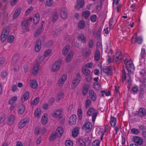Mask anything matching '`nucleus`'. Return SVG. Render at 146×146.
Instances as JSON below:
<instances>
[{"instance_id": "f257e3e1", "label": "nucleus", "mask_w": 146, "mask_h": 146, "mask_svg": "<svg viewBox=\"0 0 146 146\" xmlns=\"http://www.w3.org/2000/svg\"><path fill=\"white\" fill-rule=\"evenodd\" d=\"M62 62L61 59L56 61L52 66L51 69V71L53 72L58 71L60 69Z\"/></svg>"}, {"instance_id": "f03ea898", "label": "nucleus", "mask_w": 146, "mask_h": 146, "mask_svg": "<svg viewBox=\"0 0 146 146\" xmlns=\"http://www.w3.org/2000/svg\"><path fill=\"white\" fill-rule=\"evenodd\" d=\"M115 62L119 63L121 62L122 60H124V59L123 57L121 52L119 50H117L115 53V57L113 58Z\"/></svg>"}, {"instance_id": "7ed1b4c3", "label": "nucleus", "mask_w": 146, "mask_h": 146, "mask_svg": "<svg viewBox=\"0 0 146 146\" xmlns=\"http://www.w3.org/2000/svg\"><path fill=\"white\" fill-rule=\"evenodd\" d=\"M9 29L8 28H5L3 29L1 36V40L4 42L6 40L9 33Z\"/></svg>"}, {"instance_id": "20e7f679", "label": "nucleus", "mask_w": 146, "mask_h": 146, "mask_svg": "<svg viewBox=\"0 0 146 146\" xmlns=\"http://www.w3.org/2000/svg\"><path fill=\"white\" fill-rule=\"evenodd\" d=\"M124 62L126 66V68L127 71L129 72H131V70L134 68V66L131 61L127 59L124 60Z\"/></svg>"}, {"instance_id": "39448f33", "label": "nucleus", "mask_w": 146, "mask_h": 146, "mask_svg": "<svg viewBox=\"0 0 146 146\" xmlns=\"http://www.w3.org/2000/svg\"><path fill=\"white\" fill-rule=\"evenodd\" d=\"M92 127L91 122L88 121L85 122L82 127V128L87 132H89L91 131Z\"/></svg>"}, {"instance_id": "423d86ee", "label": "nucleus", "mask_w": 146, "mask_h": 146, "mask_svg": "<svg viewBox=\"0 0 146 146\" xmlns=\"http://www.w3.org/2000/svg\"><path fill=\"white\" fill-rule=\"evenodd\" d=\"M76 77L73 80L72 87L73 88H75L78 85L81 80L80 74L79 73L76 74Z\"/></svg>"}, {"instance_id": "0eeeda50", "label": "nucleus", "mask_w": 146, "mask_h": 146, "mask_svg": "<svg viewBox=\"0 0 146 146\" xmlns=\"http://www.w3.org/2000/svg\"><path fill=\"white\" fill-rule=\"evenodd\" d=\"M29 121V119L28 117H26L21 120L18 125L19 129H22L27 124Z\"/></svg>"}, {"instance_id": "6e6552de", "label": "nucleus", "mask_w": 146, "mask_h": 146, "mask_svg": "<svg viewBox=\"0 0 146 146\" xmlns=\"http://www.w3.org/2000/svg\"><path fill=\"white\" fill-rule=\"evenodd\" d=\"M90 88V85L88 84H84L82 87V94L86 96L87 94L88 90Z\"/></svg>"}, {"instance_id": "1a4fd4ad", "label": "nucleus", "mask_w": 146, "mask_h": 146, "mask_svg": "<svg viewBox=\"0 0 146 146\" xmlns=\"http://www.w3.org/2000/svg\"><path fill=\"white\" fill-rule=\"evenodd\" d=\"M85 3L83 0H77V3L75 6V8L77 10H79L84 6Z\"/></svg>"}, {"instance_id": "9d476101", "label": "nucleus", "mask_w": 146, "mask_h": 146, "mask_svg": "<svg viewBox=\"0 0 146 146\" xmlns=\"http://www.w3.org/2000/svg\"><path fill=\"white\" fill-rule=\"evenodd\" d=\"M103 71L107 75H111L112 74L111 67L110 66H104Z\"/></svg>"}, {"instance_id": "9b49d317", "label": "nucleus", "mask_w": 146, "mask_h": 146, "mask_svg": "<svg viewBox=\"0 0 146 146\" xmlns=\"http://www.w3.org/2000/svg\"><path fill=\"white\" fill-rule=\"evenodd\" d=\"M77 118V116L75 114L72 115L70 117L69 121V124L70 125H75L76 121Z\"/></svg>"}, {"instance_id": "f8f14e48", "label": "nucleus", "mask_w": 146, "mask_h": 146, "mask_svg": "<svg viewBox=\"0 0 146 146\" xmlns=\"http://www.w3.org/2000/svg\"><path fill=\"white\" fill-rule=\"evenodd\" d=\"M41 47V42L40 40H37L35 45V50L36 52H39L40 50Z\"/></svg>"}, {"instance_id": "ddd939ff", "label": "nucleus", "mask_w": 146, "mask_h": 146, "mask_svg": "<svg viewBox=\"0 0 146 146\" xmlns=\"http://www.w3.org/2000/svg\"><path fill=\"white\" fill-rule=\"evenodd\" d=\"M133 141L139 145H141L143 143L142 139L140 137L135 136L133 138Z\"/></svg>"}, {"instance_id": "4468645a", "label": "nucleus", "mask_w": 146, "mask_h": 146, "mask_svg": "<svg viewBox=\"0 0 146 146\" xmlns=\"http://www.w3.org/2000/svg\"><path fill=\"white\" fill-rule=\"evenodd\" d=\"M67 79L66 75L64 74L62 75L58 81V84L60 86H62L63 85Z\"/></svg>"}, {"instance_id": "2eb2a0df", "label": "nucleus", "mask_w": 146, "mask_h": 146, "mask_svg": "<svg viewBox=\"0 0 146 146\" xmlns=\"http://www.w3.org/2000/svg\"><path fill=\"white\" fill-rule=\"evenodd\" d=\"M62 110L60 109L54 111L52 115L53 117L54 118H57L58 117H60V116L62 115Z\"/></svg>"}, {"instance_id": "dca6fc26", "label": "nucleus", "mask_w": 146, "mask_h": 146, "mask_svg": "<svg viewBox=\"0 0 146 146\" xmlns=\"http://www.w3.org/2000/svg\"><path fill=\"white\" fill-rule=\"evenodd\" d=\"M89 94L90 97L92 100L93 101H95L97 98V96L95 92L93 90H90Z\"/></svg>"}, {"instance_id": "f3484780", "label": "nucleus", "mask_w": 146, "mask_h": 146, "mask_svg": "<svg viewBox=\"0 0 146 146\" xmlns=\"http://www.w3.org/2000/svg\"><path fill=\"white\" fill-rule=\"evenodd\" d=\"M60 15L62 19H66L68 15L67 10L64 8H62L61 11Z\"/></svg>"}, {"instance_id": "a211bd4d", "label": "nucleus", "mask_w": 146, "mask_h": 146, "mask_svg": "<svg viewBox=\"0 0 146 146\" xmlns=\"http://www.w3.org/2000/svg\"><path fill=\"white\" fill-rule=\"evenodd\" d=\"M146 112L145 109L143 108H139L138 115L140 117H142L146 115Z\"/></svg>"}, {"instance_id": "6ab92c4d", "label": "nucleus", "mask_w": 146, "mask_h": 146, "mask_svg": "<svg viewBox=\"0 0 146 146\" xmlns=\"http://www.w3.org/2000/svg\"><path fill=\"white\" fill-rule=\"evenodd\" d=\"M55 133L57 135L58 137H61L63 133V129L62 127H58L56 129Z\"/></svg>"}, {"instance_id": "aec40b11", "label": "nucleus", "mask_w": 146, "mask_h": 146, "mask_svg": "<svg viewBox=\"0 0 146 146\" xmlns=\"http://www.w3.org/2000/svg\"><path fill=\"white\" fill-rule=\"evenodd\" d=\"M25 106L23 105L20 104L19 106L17 111L19 114H22L25 111Z\"/></svg>"}, {"instance_id": "412c9836", "label": "nucleus", "mask_w": 146, "mask_h": 146, "mask_svg": "<svg viewBox=\"0 0 146 146\" xmlns=\"http://www.w3.org/2000/svg\"><path fill=\"white\" fill-rule=\"evenodd\" d=\"M30 84L31 87L33 89H36L38 88V84L36 80H35L30 81Z\"/></svg>"}, {"instance_id": "4be33fe9", "label": "nucleus", "mask_w": 146, "mask_h": 146, "mask_svg": "<svg viewBox=\"0 0 146 146\" xmlns=\"http://www.w3.org/2000/svg\"><path fill=\"white\" fill-rule=\"evenodd\" d=\"M74 54V52L72 51H70L68 54L66 56V60L67 62H70L72 58L73 55Z\"/></svg>"}, {"instance_id": "5701e85b", "label": "nucleus", "mask_w": 146, "mask_h": 146, "mask_svg": "<svg viewBox=\"0 0 146 146\" xmlns=\"http://www.w3.org/2000/svg\"><path fill=\"white\" fill-rule=\"evenodd\" d=\"M40 68V66L38 64L35 65L32 71L33 74L34 75H36L38 72Z\"/></svg>"}, {"instance_id": "b1692460", "label": "nucleus", "mask_w": 146, "mask_h": 146, "mask_svg": "<svg viewBox=\"0 0 146 146\" xmlns=\"http://www.w3.org/2000/svg\"><path fill=\"white\" fill-rule=\"evenodd\" d=\"M15 119V116L13 115H11L8 118V123L10 125H12L14 123Z\"/></svg>"}, {"instance_id": "393cba45", "label": "nucleus", "mask_w": 146, "mask_h": 146, "mask_svg": "<svg viewBox=\"0 0 146 146\" xmlns=\"http://www.w3.org/2000/svg\"><path fill=\"white\" fill-rule=\"evenodd\" d=\"M78 39L79 41L83 43L86 42V39L84 35L83 34H81L79 35L78 36Z\"/></svg>"}, {"instance_id": "a878e982", "label": "nucleus", "mask_w": 146, "mask_h": 146, "mask_svg": "<svg viewBox=\"0 0 146 146\" xmlns=\"http://www.w3.org/2000/svg\"><path fill=\"white\" fill-rule=\"evenodd\" d=\"M29 96V92H26L22 97L21 100L22 102H24L26 101Z\"/></svg>"}, {"instance_id": "bb28decb", "label": "nucleus", "mask_w": 146, "mask_h": 146, "mask_svg": "<svg viewBox=\"0 0 146 146\" xmlns=\"http://www.w3.org/2000/svg\"><path fill=\"white\" fill-rule=\"evenodd\" d=\"M100 54L99 51L98 50H96L94 52V57L95 60L96 61H98L100 58Z\"/></svg>"}, {"instance_id": "cd10ccee", "label": "nucleus", "mask_w": 146, "mask_h": 146, "mask_svg": "<svg viewBox=\"0 0 146 146\" xmlns=\"http://www.w3.org/2000/svg\"><path fill=\"white\" fill-rule=\"evenodd\" d=\"M70 46L69 45H67L65 46L64 48L62 51V53L64 55L67 54V53L69 50Z\"/></svg>"}, {"instance_id": "c85d7f7f", "label": "nucleus", "mask_w": 146, "mask_h": 146, "mask_svg": "<svg viewBox=\"0 0 146 146\" xmlns=\"http://www.w3.org/2000/svg\"><path fill=\"white\" fill-rule=\"evenodd\" d=\"M47 114L45 113L44 114L42 118L41 122L43 125H45L47 123L48 121L47 117Z\"/></svg>"}, {"instance_id": "c756f323", "label": "nucleus", "mask_w": 146, "mask_h": 146, "mask_svg": "<svg viewBox=\"0 0 146 146\" xmlns=\"http://www.w3.org/2000/svg\"><path fill=\"white\" fill-rule=\"evenodd\" d=\"M19 57L18 55L17 54H15L12 58L11 64L12 65H14L18 61L19 59Z\"/></svg>"}, {"instance_id": "7c9ffc66", "label": "nucleus", "mask_w": 146, "mask_h": 146, "mask_svg": "<svg viewBox=\"0 0 146 146\" xmlns=\"http://www.w3.org/2000/svg\"><path fill=\"white\" fill-rule=\"evenodd\" d=\"M79 132V128L78 127L74 128L72 131V135L73 137H76L78 135Z\"/></svg>"}, {"instance_id": "2f4dec72", "label": "nucleus", "mask_w": 146, "mask_h": 146, "mask_svg": "<svg viewBox=\"0 0 146 146\" xmlns=\"http://www.w3.org/2000/svg\"><path fill=\"white\" fill-rule=\"evenodd\" d=\"M116 119L114 117L111 116L110 118V124L112 127H114L116 123Z\"/></svg>"}, {"instance_id": "473e14b6", "label": "nucleus", "mask_w": 146, "mask_h": 146, "mask_svg": "<svg viewBox=\"0 0 146 146\" xmlns=\"http://www.w3.org/2000/svg\"><path fill=\"white\" fill-rule=\"evenodd\" d=\"M85 22L83 20L80 21L78 23V27L81 29H83L85 26Z\"/></svg>"}, {"instance_id": "72a5a7b5", "label": "nucleus", "mask_w": 146, "mask_h": 146, "mask_svg": "<svg viewBox=\"0 0 146 146\" xmlns=\"http://www.w3.org/2000/svg\"><path fill=\"white\" fill-rule=\"evenodd\" d=\"M40 20L39 15L38 14H36L34 18L33 21L36 24L38 23Z\"/></svg>"}, {"instance_id": "f704fd0d", "label": "nucleus", "mask_w": 146, "mask_h": 146, "mask_svg": "<svg viewBox=\"0 0 146 146\" xmlns=\"http://www.w3.org/2000/svg\"><path fill=\"white\" fill-rule=\"evenodd\" d=\"M64 97V94L63 93H60L58 94L56 98V100L58 101H60V100L63 99Z\"/></svg>"}, {"instance_id": "c9c22d12", "label": "nucleus", "mask_w": 146, "mask_h": 146, "mask_svg": "<svg viewBox=\"0 0 146 146\" xmlns=\"http://www.w3.org/2000/svg\"><path fill=\"white\" fill-rule=\"evenodd\" d=\"M17 100V97H13L9 100V103L11 105L13 104L16 102Z\"/></svg>"}, {"instance_id": "e433bc0d", "label": "nucleus", "mask_w": 146, "mask_h": 146, "mask_svg": "<svg viewBox=\"0 0 146 146\" xmlns=\"http://www.w3.org/2000/svg\"><path fill=\"white\" fill-rule=\"evenodd\" d=\"M91 50L89 49H87L83 51V54L86 57L89 56L91 54Z\"/></svg>"}, {"instance_id": "4c0bfd02", "label": "nucleus", "mask_w": 146, "mask_h": 146, "mask_svg": "<svg viewBox=\"0 0 146 146\" xmlns=\"http://www.w3.org/2000/svg\"><path fill=\"white\" fill-rule=\"evenodd\" d=\"M57 137V135L56 134L55 132L54 133L52 134L49 137V140L51 141H54L56 139Z\"/></svg>"}, {"instance_id": "58836bf2", "label": "nucleus", "mask_w": 146, "mask_h": 146, "mask_svg": "<svg viewBox=\"0 0 146 146\" xmlns=\"http://www.w3.org/2000/svg\"><path fill=\"white\" fill-rule=\"evenodd\" d=\"M96 112V110L94 108L90 109L87 112V114L89 115H92Z\"/></svg>"}, {"instance_id": "ea45409f", "label": "nucleus", "mask_w": 146, "mask_h": 146, "mask_svg": "<svg viewBox=\"0 0 146 146\" xmlns=\"http://www.w3.org/2000/svg\"><path fill=\"white\" fill-rule=\"evenodd\" d=\"M83 74L87 76H88L90 73V70L88 69L85 68H83Z\"/></svg>"}, {"instance_id": "a19ab883", "label": "nucleus", "mask_w": 146, "mask_h": 146, "mask_svg": "<svg viewBox=\"0 0 146 146\" xmlns=\"http://www.w3.org/2000/svg\"><path fill=\"white\" fill-rule=\"evenodd\" d=\"M20 13V10L19 9H17L14 15V16H13V19H16L17 17L19 16V15Z\"/></svg>"}, {"instance_id": "79ce46f5", "label": "nucleus", "mask_w": 146, "mask_h": 146, "mask_svg": "<svg viewBox=\"0 0 146 146\" xmlns=\"http://www.w3.org/2000/svg\"><path fill=\"white\" fill-rule=\"evenodd\" d=\"M28 25L27 21H23L21 24L22 27L24 29H26L27 28Z\"/></svg>"}, {"instance_id": "37998d69", "label": "nucleus", "mask_w": 146, "mask_h": 146, "mask_svg": "<svg viewBox=\"0 0 146 146\" xmlns=\"http://www.w3.org/2000/svg\"><path fill=\"white\" fill-rule=\"evenodd\" d=\"M90 15V13L89 11H86L82 13V16L86 19H87Z\"/></svg>"}, {"instance_id": "c03bdc74", "label": "nucleus", "mask_w": 146, "mask_h": 146, "mask_svg": "<svg viewBox=\"0 0 146 146\" xmlns=\"http://www.w3.org/2000/svg\"><path fill=\"white\" fill-rule=\"evenodd\" d=\"M39 101V98L38 97L36 98L32 102L31 104V105H36L38 103Z\"/></svg>"}, {"instance_id": "a18cd8bd", "label": "nucleus", "mask_w": 146, "mask_h": 146, "mask_svg": "<svg viewBox=\"0 0 146 146\" xmlns=\"http://www.w3.org/2000/svg\"><path fill=\"white\" fill-rule=\"evenodd\" d=\"M100 141L99 140H96L94 141L92 143V146H99Z\"/></svg>"}, {"instance_id": "49530a36", "label": "nucleus", "mask_w": 146, "mask_h": 146, "mask_svg": "<svg viewBox=\"0 0 146 146\" xmlns=\"http://www.w3.org/2000/svg\"><path fill=\"white\" fill-rule=\"evenodd\" d=\"M78 143L80 146H86L85 143L84 142L83 140L81 139H78Z\"/></svg>"}, {"instance_id": "de8ad7c7", "label": "nucleus", "mask_w": 146, "mask_h": 146, "mask_svg": "<svg viewBox=\"0 0 146 146\" xmlns=\"http://www.w3.org/2000/svg\"><path fill=\"white\" fill-rule=\"evenodd\" d=\"M43 57H42L41 56H39L36 60V64L39 65V64L42 62V61H43Z\"/></svg>"}, {"instance_id": "09e8293b", "label": "nucleus", "mask_w": 146, "mask_h": 146, "mask_svg": "<svg viewBox=\"0 0 146 146\" xmlns=\"http://www.w3.org/2000/svg\"><path fill=\"white\" fill-rule=\"evenodd\" d=\"M41 115V112L39 109H37L35 111V115L37 117H39Z\"/></svg>"}, {"instance_id": "8fccbe9b", "label": "nucleus", "mask_w": 146, "mask_h": 146, "mask_svg": "<svg viewBox=\"0 0 146 146\" xmlns=\"http://www.w3.org/2000/svg\"><path fill=\"white\" fill-rule=\"evenodd\" d=\"M58 17V14L57 13H54L52 16V22L54 23L55 22L57 19Z\"/></svg>"}, {"instance_id": "3c124183", "label": "nucleus", "mask_w": 146, "mask_h": 146, "mask_svg": "<svg viewBox=\"0 0 146 146\" xmlns=\"http://www.w3.org/2000/svg\"><path fill=\"white\" fill-rule=\"evenodd\" d=\"M52 50L50 49H48L45 51L44 53V57L48 56L51 53Z\"/></svg>"}, {"instance_id": "603ef678", "label": "nucleus", "mask_w": 146, "mask_h": 146, "mask_svg": "<svg viewBox=\"0 0 146 146\" xmlns=\"http://www.w3.org/2000/svg\"><path fill=\"white\" fill-rule=\"evenodd\" d=\"M91 104V102L90 100L89 99H87L85 102V106L86 108H88L89 106Z\"/></svg>"}, {"instance_id": "864d4df0", "label": "nucleus", "mask_w": 146, "mask_h": 146, "mask_svg": "<svg viewBox=\"0 0 146 146\" xmlns=\"http://www.w3.org/2000/svg\"><path fill=\"white\" fill-rule=\"evenodd\" d=\"M73 144V142L70 140H67L65 143L66 146H72Z\"/></svg>"}, {"instance_id": "5fc2aeb1", "label": "nucleus", "mask_w": 146, "mask_h": 146, "mask_svg": "<svg viewBox=\"0 0 146 146\" xmlns=\"http://www.w3.org/2000/svg\"><path fill=\"white\" fill-rule=\"evenodd\" d=\"M14 39V37L13 35H10L8 37L7 41L10 43L12 42Z\"/></svg>"}, {"instance_id": "6e6d98bb", "label": "nucleus", "mask_w": 146, "mask_h": 146, "mask_svg": "<svg viewBox=\"0 0 146 146\" xmlns=\"http://www.w3.org/2000/svg\"><path fill=\"white\" fill-rule=\"evenodd\" d=\"M78 113V118L80 120L82 117V110L80 109H79Z\"/></svg>"}, {"instance_id": "4d7b16f0", "label": "nucleus", "mask_w": 146, "mask_h": 146, "mask_svg": "<svg viewBox=\"0 0 146 146\" xmlns=\"http://www.w3.org/2000/svg\"><path fill=\"white\" fill-rule=\"evenodd\" d=\"M53 43L52 41H49L45 44V46L47 47H50L52 45Z\"/></svg>"}, {"instance_id": "13d9d810", "label": "nucleus", "mask_w": 146, "mask_h": 146, "mask_svg": "<svg viewBox=\"0 0 146 146\" xmlns=\"http://www.w3.org/2000/svg\"><path fill=\"white\" fill-rule=\"evenodd\" d=\"M42 29V27H40L39 29L37 30L35 34V36L37 37L41 33Z\"/></svg>"}, {"instance_id": "bf43d9fd", "label": "nucleus", "mask_w": 146, "mask_h": 146, "mask_svg": "<svg viewBox=\"0 0 146 146\" xmlns=\"http://www.w3.org/2000/svg\"><path fill=\"white\" fill-rule=\"evenodd\" d=\"M88 47L89 48H92L94 46V41L93 40H90L88 43Z\"/></svg>"}, {"instance_id": "052dcab7", "label": "nucleus", "mask_w": 146, "mask_h": 146, "mask_svg": "<svg viewBox=\"0 0 146 146\" xmlns=\"http://www.w3.org/2000/svg\"><path fill=\"white\" fill-rule=\"evenodd\" d=\"M7 75V72L5 71H3L1 74V77L2 78L4 79L6 78Z\"/></svg>"}, {"instance_id": "680f3d73", "label": "nucleus", "mask_w": 146, "mask_h": 146, "mask_svg": "<svg viewBox=\"0 0 146 146\" xmlns=\"http://www.w3.org/2000/svg\"><path fill=\"white\" fill-rule=\"evenodd\" d=\"M131 132L134 134H138L139 133L138 129L135 128H132L131 130Z\"/></svg>"}, {"instance_id": "e2e57ef3", "label": "nucleus", "mask_w": 146, "mask_h": 146, "mask_svg": "<svg viewBox=\"0 0 146 146\" xmlns=\"http://www.w3.org/2000/svg\"><path fill=\"white\" fill-rule=\"evenodd\" d=\"M97 19V17L96 15H93L90 18L91 21L92 22H95L96 21Z\"/></svg>"}, {"instance_id": "0e129e2a", "label": "nucleus", "mask_w": 146, "mask_h": 146, "mask_svg": "<svg viewBox=\"0 0 146 146\" xmlns=\"http://www.w3.org/2000/svg\"><path fill=\"white\" fill-rule=\"evenodd\" d=\"M33 10V7H32L31 6L30 7L27 9V10L25 12V15H28L29 14L31 13V11H32Z\"/></svg>"}, {"instance_id": "69168bd1", "label": "nucleus", "mask_w": 146, "mask_h": 146, "mask_svg": "<svg viewBox=\"0 0 146 146\" xmlns=\"http://www.w3.org/2000/svg\"><path fill=\"white\" fill-rule=\"evenodd\" d=\"M55 101L54 98L53 97L50 98L48 101V103L50 105L53 104Z\"/></svg>"}, {"instance_id": "338daca9", "label": "nucleus", "mask_w": 146, "mask_h": 146, "mask_svg": "<svg viewBox=\"0 0 146 146\" xmlns=\"http://www.w3.org/2000/svg\"><path fill=\"white\" fill-rule=\"evenodd\" d=\"M136 42L139 44H140L142 42V39L141 37H136Z\"/></svg>"}, {"instance_id": "774afa93", "label": "nucleus", "mask_w": 146, "mask_h": 146, "mask_svg": "<svg viewBox=\"0 0 146 146\" xmlns=\"http://www.w3.org/2000/svg\"><path fill=\"white\" fill-rule=\"evenodd\" d=\"M18 0H11V5L12 6H13L15 5L17 2Z\"/></svg>"}]
</instances>
